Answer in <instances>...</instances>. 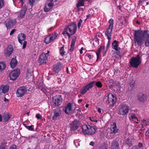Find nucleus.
Wrapping results in <instances>:
<instances>
[{
    "label": "nucleus",
    "mask_w": 149,
    "mask_h": 149,
    "mask_svg": "<svg viewBox=\"0 0 149 149\" xmlns=\"http://www.w3.org/2000/svg\"><path fill=\"white\" fill-rule=\"evenodd\" d=\"M9 149H17V146L15 145H12L10 147Z\"/></svg>",
    "instance_id": "nucleus-51"
},
{
    "label": "nucleus",
    "mask_w": 149,
    "mask_h": 149,
    "mask_svg": "<svg viewBox=\"0 0 149 149\" xmlns=\"http://www.w3.org/2000/svg\"><path fill=\"white\" fill-rule=\"evenodd\" d=\"M89 14L90 16H92L94 13V11L93 9H90L88 11Z\"/></svg>",
    "instance_id": "nucleus-46"
},
{
    "label": "nucleus",
    "mask_w": 149,
    "mask_h": 149,
    "mask_svg": "<svg viewBox=\"0 0 149 149\" xmlns=\"http://www.w3.org/2000/svg\"><path fill=\"white\" fill-rule=\"evenodd\" d=\"M107 97H108V101L109 107L111 108L113 106L116 102V97L114 94L111 93L107 95Z\"/></svg>",
    "instance_id": "nucleus-5"
},
{
    "label": "nucleus",
    "mask_w": 149,
    "mask_h": 149,
    "mask_svg": "<svg viewBox=\"0 0 149 149\" xmlns=\"http://www.w3.org/2000/svg\"><path fill=\"white\" fill-rule=\"evenodd\" d=\"M79 126L78 122L77 120L73 121L70 124V130L71 132L77 130Z\"/></svg>",
    "instance_id": "nucleus-16"
},
{
    "label": "nucleus",
    "mask_w": 149,
    "mask_h": 149,
    "mask_svg": "<svg viewBox=\"0 0 149 149\" xmlns=\"http://www.w3.org/2000/svg\"><path fill=\"white\" fill-rule=\"evenodd\" d=\"M84 48L83 47H82L80 49V54H82L83 53L82 51L83 49Z\"/></svg>",
    "instance_id": "nucleus-60"
},
{
    "label": "nucleus",
    "mask_w": 149,
    "mask_h": 149,
    "mask_svg": "<svg viewBox=\"0 0 149 149\" xmlns=\"http://www.w3.org/2000/svg\"><path fill=\"white\" fill-rule=\"evenodd\" d=\"M143 1H144L143 0H139L138 4V5H139V4L143 2Z\"/></svg>",
    "instance_id": "nucleus-59"
},
{
    "label": "nucleus",
    "mask_w": 149,
    "mask_h": 149,
    "mask_svg": "<svg viewBox=\"0 0 149 149\" xmlns=\"http://www.w3.org/2000/svg\"><path fill=\"white\" fill-rule=\"evenodd\" d=\"M146 135H148L149 136V129L146 131Z\"/></svg>",
    "instance_id": "nucleus-61"
},
{
    "label": "nucleus",
    "mask_w": 149,
    "mask_h": 149,
    "mask_svg": "<svg viewBox=\"0 0 149 149\" xmlns=\"http://www.w3.org/2000/svg\"><path fill=\"white\" fill-rule=\"evenodd\" d=\"M113 126L111 130L110 133L111 134H115L118 132V129H117L116 123H114L112 125Z\"/></svg>",
    "instance_id": "nucleus-26"
},
{
    "label": "nucleus",
    "mask_w": 149,
    "mask_h": 149,
    "mask_svg": "<svg viewBox=\"0 0 149 149\" xmlns=\"http://www.w3.org/2000/svg\"><path fill=\"white\" fill-rule=\"evenodd\" d=\"M116 85L118 86L119 87L120 86V84L119 82H118L116 83Z\"/></svg>",
    "instance_id": "nucleus-63"
},
{
    "label": "nucleus",
    "mask_w": 149,
    "mask_h": 149,
    "mask_svg": "<svg viewBox=\"0 0 149 149\" xmlns=\"http://www.w3.org/2000/svg\"><path fill=\"white\" fill-rule=\"evenodd\" d=\"M17 64V61L15 58H12L10 63L11 67L13 68H15Z\"/></svg>",
    "instance_id": "nucleus-30"
},
{
    "label": "nucleus",
    "mask_w": 149,
    "mask_h": 149,
    "mask_svg": "<svg viewBox=\"0 0 149 149\" xmlns=\"http://www.w3.org/2000/svg\"><path fill=\"white\" fill-rule=\"evenodd\" d=\"M11 115L8 113H5L3 114V120L6 123L10 119Z\"/></svg>",
    "instance_id": "nucleus-25"
},
{
    "label": "nucleus",
    "mask_w": 149,
    "mask_h": 149,
    "mask_svg": "<svg viewBox=\"0 0 149 149\" xmlns=\"http://www.w3.org/2000/svg\"><path fill=\"white\" fill-rule=\"evenodd\" d=\"M105 49L104 46H101L98 49L97 51L96 52V54L97 56V61L98 58L100 57V54L101 52L102 51H104Z\"/></svg>",
    "instance_id": "nucleus-29"
},
{
    "label": "nucleus",
    "mask_w": 149,
    "mask_h": 149,
    "mask_svg": "<svg viewBox=\"0 0 149 149\" xmlns=\"http://www.w3.org/2000/svg\"><path fill=\"white\" fill-rule=\"evenodd\" d=\"M54 5V0H51L47 1L45 4V6L44 8V11L45 12L50 11Z\"/></svg>",
    "instance_id": "nucleus-13"
},
{
    "label": "nucleus",
    "mask_w": 149,
    "mask_h": 149,
    "mask_svg": "<svg viewBox=\"0 0 149 149\" xmlns=\"http://www.w3.org/2000/svg\"><path fill=\"white\" fill-rule=\"evenodd\" d=\"M132 139H127L125 141L126 145H124L123 146V148L125 146H126V145H127L128 146L127 149H129L130 147L132 145Z\"/></svg>",
    "instance_id": "nucleus-27"
},
{
    "label": "nucleus",
    "mask_w": 149,
    "mask_h": 149,
    "mask_svg": "<svg viewBox=\"0 0 149 149\" xmlns=\"http://www.w3.org/2000/svg\"><path fill=\"white\" fill-rule=\"evenodd\" d=\"M111 148V149H119V144L117 141L114 140L113 141Z\"/></svg>",
    "instance_id": "nucleus-23"
},
{
    "label": "nucleus",
    "mask_w": 149,
    "mask_h": 149,
    "mask_svg": "<svg viewBox=\"0 0 149 149\" xmlns=\"http://www.w3.org/2000/svg\"><path fill=\"white\" fill-rule=\"evenodd\" d=\"M90 82L88 84L84 86L82 88H81L79 92L82 95L85 94L88 91L92 88L93 85L91 84Z\"/></svg>",
    "instance_id": "nucleus-12"
},
{
    "label": "nucleus",
    "mask_w": 149,
    "mask_h": 149,
    "mask_svg": "<svg viewBox=\"0 0 149 149\" xmlns=\"http://www.w3.org/2000/svg\"><path fill=\"white\" fill-rule=\"evenodd\" d=\"M36 136L35 135H32L31 136H29V137L28 138V139H31L32 138H36Z\"/></svg>",
    "instance_id": "nucleus-55"
},
{
    "label": "nucleus",
    "mask_w": 149,
    "mask_h": 149,
    "mask_svg": "<svg viewBox=\"0 0 149 149\" xmlns=\"http://www.w3.org/2000/svg\"><path fill=\"white\" fill-rule=\"evenodd\" d=\"M26 37L25 34L24 33H21L19 34L17 37L19 42L22 45V41L25 40Z\"/></svg>",
    "instance_id": "nucleus-20"
},
{
    "label": "nucleus",
    "mask_w": 149,
    "mask_h": 149,
    "mask_svg": "<svg viewBox=\"0 0 149 149\" xmlns=\"http://www.w3.org/2000/svg\"><path fill=\"white\" fill-rule=\"evenodd\" d=\"M58 35V34L57 33L54 32L49 35L52 42L54 40L57 38Z\"/></svg>",
    "instance_id": "nucleus-33"
},
{
    "label": "nucleus",
    "mask_w": 149,
    "mask_h": 149,
    "mask_svg": "<svg viewBox=\"0 0 149 149\" xmlns=\"http://www.w3.org/2000/svg\"><path fill=\"white\" fill-rule=\"evenodd\" d=\"M85 3H82L78 2L77 4V8H78L81 6H84Z\"/></svg>",
    "instance_id": "nucleus-44"
},
{
    "label": "nucleus",
    "mask_w": 149,
    "mask_h": 149,
    "mask_svg": "<svg viewBox=\"0 0 149 149\" xmlns=\"http://www.w3.org/2000/svg\"><path fill=\"white\" fill-rule=\"evenodd\" d=\"M134 40L135 44L138 46H141L143 44L144 39L146 38L145 41V45L146 47H149V30H146L144 31L141 29L134 30Z\"/></svg>",
    "instance_id": "nucleus-1"
},
{
    "label": "nucleus",
    "mask_w": 149,
    "mask_h": 149,
    "mask_svg": "<svg viewBox=\"0 0 149 149\" xmlns=\"http://www.w3.org/2000/svg\"><path fill=\"white\" fill-rule=\"evenodd\" d=\"M118 41L116 40H114L112 43V48L116 51H118Z\"/></svg>",
    "instance_id": "nucleus-31"
},
{
    "label": "nucleus",
    "mask_w": 149,
    "mask_h": 149,
    "mask_svg": "<svg viewBox=\"0 0 149 149\" xmlns=\"http://www.w3.org/2000/svg\"><path fill=\"white\" fill-rule=\"evenodd\" d=\"M111 40H108V42L106 45V49L105 51V53H106L107 52L108 49L109 48V46L110 45V41Z\"/></svg>",
    "instance_id": "nucleus-48"
},
{
    "label": "nucleus",
    "mask_w": 149,
    "mask_h": 149,
    "mask_svg": "<svg viewBox=\"0 0 149 149\" xmlns=\"http://www.w3.org/2000/svg\"><path fill=\"white\" fill-rule=\"evenodd\" d=\"M40 0H29V4L31 6H32L33 4L35 3H37Z\"/></svg>",
    "instance_id": "nucleus-43"
},
{
    "label": "nucleus",
    "mask_w": 149,
    "mask_h": 149,
    "mask_svg": "<svg viewBox=\"0 0 149 149\" xmlns=\"http://www.w3.org/2000/svg\"><path fill=\"white\" fill-rule=\"evenodd\" d=\"M47 54H45V53L43 52L40 55L38 59V63L40 65L45 63L47 60Z\"/></svg>",
    "instance_id": "nucleus-11"
},
{
    "label": "nucleus",
    "mask_w": 149,
    "mask_h": 149,
    "mask_svg": "<svg viewBox=\"0 0 149 149\" xmlns=\"http://www.w3.org/2000/svg\"><path fill=\"white\" fill-rule=\"evenodd\" d=\"M135 84V81L134 80H132L129 84V86L128 89L129 91H132L134 89Z\"/></svg>",
    "instance_id": "nucleus-32"
},
{
    "label": "nucleus",
    "mask_w": 149,
    "mask_h": 149,
    "mask_svg": "<svg viewBox=\"0 0 149 149\" xmlns=\"http://www.w3.org/2000/svg\"><path fill=\"white\" fill-rule=\"evenodd\" d=\"M26 44H27V42L26 41L24 40V42L23 45V46H22V48L23 49H24L25 48Z\"/></svg>",
    "instance_id": "nucleus-52"
},
{
    "label": "nucleus",
    "mask_w": 149,
    "mask_h": 149,
    "mask_svg": "<svg viewBox=\"0 0 149 149\" xmlns=\"http://www.w3.org/2000/svg\"><path fill=\"white\" fill-rule=\"evenodd\" d=\"M17 22L15 19H7L5 22V25L7 30L10 29L11 28H13Z\"/></svg>",
    "instance_id": "nucleus-6"
},
{
    "label": "nucleus",
    "mask_w": 149,
    "mask_h": 149,
    "mask_svg": "<svg viewBox=\"0 0 149 149\" xmlns=\"http://www.w3.org/2000/svg\"><path fill=\"white\" fill-rule=\"evenodd\" d=\"M129 111V107L125 104H121L119 109L118 114L122 116L127 115Z\"/></svg>",
    "instance_id": "nucleus-4"
},
{
    "label": "nucleus",
    "mask_w": 149,
    "mask_h": 149,
    "mask_svg": "<svg viewBox=\"0 0 149 149\" xmlns=\"http://www.w3.org/2000/svg\"><path fill=\"white\" fill-rule=\"evenodd\" d=\"M146 120H145L144 119H143L142 121V123H143V125H145H145H147L146 123Z\"/></svg>",
    "instance_id": "nucleus-57"
},
{
    "label": "nucleus",
    "mask_w": 149,
    "mask_h": 149,
    "mask_svg": "<svg viewBox=\"0 0 149 149\" xmlns=\"http://www.w3.org/2000/svg\"><path fill=\"white\" fill-rule=\"evenodd\" d=\"M85 57H88L89 59L90 60L93 57V56L90 54H87L86 55Z\"/></svg>",
    "instance_id": "nucleus-50"
},
{
    "label": "nucleus",
    "mask_w": 149,
    "mask_h": 149,
    "mask_svg": "<svg viewBox=\"0 0 149 149\" xmlns=\"http://www.w3.org/2000/svg\"><path fill=\"white\" fill-rule=\"evenodd\" d=\"M114 23V20L112 18H111L108 21L109 25L108 28L113 29Z\"/></svg>",
    "instance_id": "nucleus-34"
},
{
    "label": "nucleus",
    "mask_w": 149,
    "mask_h": 149,
    "mask_svg": "<svg viewBox=\"0 0 149 149\" xmlns=\"http://www.w3.org/2000/svg\"><path fill=\"white\" fill-rule=\"evenodd\" d=\"M52 102L55 106H60L62 102V98L60 95H56L53 98Z\"/></svg>",
    "instance_id": "nucleus-9"
},
{
    "label": "nucleus",
    "mask_w": 149,
    "mask_h": 149,
    "mask_svg": "<svg viewBox=\"0 0 149 149\" xmlns=\"http://www.w3.org/2000/svg\"><path fill=\"white\" fill-rule=\"evenodd\" d=\"M143 145L141 143H139L138 145L133 146L132 149H142Z\"/></svg>",
    "instance_id": "nucleus-38"
},
{
    "label": "nucleus",
    "mask_w": 149,
    "mask_h": 149,
    "mask_svg": "<svg viewBox=\"0 0 149 149\" xmlns=\"http://www.w3.org/2000/svg\"><path fill=\"white\" fill-rule=\"evenodd\" d=\"M42 117V116L39 114H37L36 115V117L38 119H40Z\"/></svg>",
    "instance_id": "nucleus-53"
},
{
    "label": "nucleus",
    "mask_w": 149,
    "mask_h": 149,
    "mask_svg": "<svg viewBox=\"0 0 149 149\" xmlns=\"http://www.w3.org/2000/svg\"><path fill=\"white\" fill-rule=\"evenodd\" d=\"M16 31V30L15 29L12 30L10 33V36L12 35Z\"/></svg>",
    "instance_id": "nucleus-54"
},
{
    "label": "nucleus",
    "mask_w": 149,
    "mask_h": 149,
    "mask_svg": "<svg viewBox=\"0 0 149 149\" xmlns=\"http://www.w3.org/2000/svg\"><path fill=\"white\" fill-rule=\"evenodd\" d=\"M130 119L131 120H132L136 123H139V120L137 117L135 116V114H132L131 116V118Z\"/></svg>",
    "instance_id": "nucleus-35"
},
{
    "label": "nucleus",
    "mask_w": 149,
    "mask_h": 149,
    "mask_svg": "<svg viewBox=\"0 0 149 149\" xmlns=\"http://www.w3.org/2000/svg\"><path fill=\"white\" fill-rule=\"evenodd\" d=\"M27 92V88L26 86H22L18 88L17 91L16 95L17 97L23 96Z\"/></svg>",
    "instance_id": "nucleus-8"
},
{
    "label": "nucleus",
    "mask_w": 149,
    "mask_h": 149,
    "mask_svg": "<svg viewBox=\"0 0 149 149\" xmlns=\"http://www.w3.org/2000/svg\"><path fill=\"white\" fill-rule=\"evenodd\" d=\"M72 104L71 103H68L65 107L63 111L64 112L68 114H71L72 112Z\"/></svg>",
    "instance_id": "nucleus-14"
},
{
    "label": "nucleus",
    "mask_w": 149,
    "mask_h": 149,
    "mask_svg": "<svg viewBox=\"0 0 149 149\" xmlns=\"http://www.w3.org/2000/svg\"><path fill=\"white\" fill-rule=\"evenodd\" d=\"M90 83L93 85L92 88L95 85H96L97 88H101L102 86V83L99 81L96 82L95 81H93L90 82Z\"/></svg>",
    "instance_id": "nucleus-24"
},
{
    "label": "nucleus",
    "mask_w": 149,
    "mask_h": 149,
    "mask_svg": "<svg viewBox=\"0 0 149 149\" xmlns=\"http://www.w3.org/2000/svg\"><path fill=\"white\" fill-rule=\"evenodd\" d=\"M82 20L81 19H79V22H78V24H77L78 27L79 28V29L80 28L81 25V23H82Z\"/></svg>",
    "instance_id": "nucleus-49"
},
{
    "label": "nucleus",
    "mask_w": 149,
    "mask_h": 149,
    "mask_svg": "<svg viewBox=\"0 0 149 149\" xmlns=\"http://www.w3.org/2000/svg\"><path fill=\"white\" fill-rule=\"evenodd\" d=\"M142 56L141 54L140 55L139 54L136 56L131 58L129 61L130 66L132 67L137 68L141 63Z\"/></svg>",
    "instance_id": "nucleus-3"
},
{
    "label": "nucleus",
    "mask_w": 149,
    "mask_h": 149,
    "mask_svg": "<svg viewBox=\"0 0 149 149\" xmlns=\"http://www.w3.org/2000/svg\"><path fill=\"white\" fill-rule=\"evenodd\" d=\"M94 144V143L93 141H91L90 143V145L92 146H93Z\"/></svg>",
    "instance_id": "nucleus-62"
},
{
    "label": "nucleus",
    "mask_w": 149,
    "mask_h": 149,
    "mask_svg": "<svg viewBox=\"0 0 149 149\" xmlns=\"http://www.w3.org/2000/svg\"><path fill=\"white\" fill-rule=\"evenodd\" d=\"M64 45H63V46L61 47L59 49L60 53L61 55L63 56L65 55V52L64 51Z\"/></svg>",
    "instance_id": "nucleus-39"
},
{
    "label": "nucleus",
    "mask_w": 149,
    "mask_h": 149,
    "mask_svg": "<svg viewBox=\"0 0 149 149\" xmlns=\"http://www.w3.org/2000/svg\"><path fill=\"white\" fill-rule=\"evenodd\" d=\"M13 50V48L11 45H8L7 48V50L6 52L7 55L8 56H10L12 53Z\"/></svg>",
    "instance_id": "nucleus-28"
},
{
    "label": "nucleus",
    "mask_w": 149,
    "mask_h": 149,
    "mask_svg": "<svg viewBox=\"0 0 149 149\" xmlns=\"http://www.w3.org/2000/svg\"><path fill=\"white\" fill-rule=\"evenodd\" d=\"M77 38L75 36L72 37V39L71 42L70 47L69 50L70 52L73 51L75 48L74 45L76 43Z\"/></svg>",
    "instance_id": "nucleus-21"
},
{
    "label": "nucleus",
    "mask_w": 149,
    "mask_h": 149,
    "mask_svg": "<svg viewBox=\"0 0 149 149\" xmlns=\"http://www.w3.org/2000/svg\"><path fill=\"white\" fill-rule=\"evenodd\" d=\"M6 67V64L3 62H0V71H2Z\"/></svg>",
    "instance_id": "nucleus-41"
},
{
    "label": "nucleus",
    "mask_w": 149,
    "mask_h": 149,
    "mask_svg": "<svg viewBox=\"0 0 149 149\" xmlns=\"http://www.w3.org/2000/svg\"><path fill=\"white\" fill-rule=\"evenodd\" d=\"M117 51L116 54L118 56H120V55H121V54H120V51L118 49V51Z\"/></svg>",
    "instance_id": "nucleus-58"
},
{
    "label": "nucleus",
    "mask_w": 149,
    "mask_h": 149,
    "mask_svg": "<svg viewBox=\"0 0 149 149\" xmlns=\"http://www.w3.org/2000/svg\"><path fill=\"white\" fill-rule=\"evenodd\" d=\"M97 128L96 126H90L86 132V134L88 135H92L94 134L97 130Z\"/></svg>",
    "instance_id": "nucleus-19"
},
{
    "label": "nucleus",
    "mask_w": 149,
    "mask_h": 149,
    "mask_svg": "<svg viewBox=\"0 0 149 149\" xmlns=\"http://www.w3.org/2000/svg\"><path fill=\"white\" fill-rule=\"evenodd\" d=\"M62 67V63L58 62L55 64L53 67V70L55 73H58L61 70Z\"/></svg>",
    "instance_id": "nucleus-18"
},
{
    "label": "nucleus",
    "mask_w": 149,
    "mask_h": 149,
    "mask_svg": "<svg viewBox=\"0 0 149 149\" xmlns=\"http://www.w3.org/2000/svg\"><path fill=\"white\" fill-rule=\"evenodd\" d=\"M77 28V25L75 22H70L64 29L62 34L65 36L67 35L69 38L76 33Z\"/></svg>",
    "instance_id": "nucleus-2"
},
{
    "label": "nucleus",
    "mask_w": 149,
    "mask_h": 149,
    "mask_svg": "<svg viewBox=\"0 0 149 149\" xmlns=\"http://www.w3.org/2000/svg\"><path fill=\"white\" fill-rule=\"evenodd\" d=\"M113 29L107 28L105 31H103V33H104L105 36L107 37L108 40H111V36L113 34Z\"/></svg>",
    "instance_id": "nucleus-15"
},
{
    "label": "nucleus",
    "mask_w": 149,
    "mask_h": 149,
    "mask_svg": "<svg viewBox=\"0 0 149 149\" xmlns=\"http://www.w3.org/2000/svg\"><path fill=\"white\" fill-rule=\"evenodd\" d=\"M4 3V0H0V9L3 6Z\"/></svg>",
    "instance_id": "nucleus-47"
},
{
    "label": "nucleus",
    "mask_w": 149,
    "mask_h": 149,
    "mask_svg": "<svg viewBox=\"0 0 149 149\" xmlns=\"http://www.w3.org/2000/svg\"><path fill=\"white\" fill-rule=\"evenodd\" d=\"M26 8L24 7L22 9L20 10L17 13V18L18 19H21L23 18L26 14Z\"/></svg>",
    "instance_id": "nucleus-17"
},
{
    "label": "nucleus",
    "mask_w": 149,
    "mask_h": 149,
    "mask_svg": "<svg viewBox=\"0 0 149 149\" xmlns=\"http://www.w3.org/2000/svg\"><path fill=\"white\" fill-rule=\"evenodd\" d=\"M66 72H67V73H68V74H70V73L69 72V70H68V67H67V68H66Z\"/></svg>",
    "instance_id": "nucleus-64"
},
{
    "label": "nucleus",
    "mask_w": 149,
    "mask_h": 149,
    "mask_svg": "<svg viewBox=\"0 0 149 149\" xmlns=\"http://www.w3.org/2000/svg\"><path fill=\"white\" fill-rule=\"evenodd\" d=\"M137 97L141 102H144L146 100V95L140 93L137 95Z\"/></svg>",
    "instance_id": "nucleus-22"
},
{
    "label": "nucleus",
    "mask_w": 149,
    "mask_h": 149,
    "mask_svg": "<svg viewBox=\"0 0 149 149\" xmlns=\"http://www.w3.org/2000/svg\"><path fill=\"white\" fill-rule=\"evenodd\" d=\"M32 76L31 73L28 72H27L26 75V79H27L30 78Z\"/></svg>",
    "instance_id": "nucleus-45"
},
{
    "label": "nucleus",
    "mask_w": 149,
    "mask_h": 149,
    "mask_svg": "<svg viewBox=\"0 0 149 149\" xmlns=\"http://www.w3.org/2000/svg\"><path fill=\"white\" fill-rule=\"evenodd\" d=\"M7 143V142L6 140H3L2 141L0 146V149H6Z\"/></svg>",
    "instance_id": "nucleus-37"
},
{
    "label": "nucleus",
    "mask_w": 149,
    "mask_h": 149,
    "mask_svg": "<svg viewBox=\"0 0 149 149\" xmlns=\"http://www.w3.org/2000/svg\"><path fill=\"white\" fill-rule=\"evenodd\" d=\"M25 127L27 129H28L29 130L33 131H34V125H31V126H27L25 124H24Z\"/></svg>",
    "instance_id": "nucleus-42"
},
{
    "label": "nucleus",
    "mask_w": 149,
    "mask_h": 149,
    "mask_svg": "<svg viewBox=\"0 0 149 149\" xmlns=\"http://www.w3.org/2000/svg\"><path fill=\"white\" fill-rule=\"evenodd\" d=\"M89 127V125H83L81 129H82V131L83 133H85V134H86V132H87V130H88Z\"/></svg>",
    "instance_id": "nucleus-36"
},
{
    "label": "nucleus",
    "mask_w": 149,
    "mask_h": 149,
    "mask_svg": "<svg viewBox=\"0 0 149 149\" xmlns=\"http://www.w3.org/2000/svg\"><path fill=\"white\" fill-rule=\"evenodd\" d=\"M77 10L78 12H79L81 10H84L83 8H80L79 7H78V8H77Z\"/></svg>",
    "instance_id": "nucleus-56"
},
{
    "label": "nucleus",
    "mask_w": 149,
    "mask_h": 149,
    "mask_svg": "<svg viewBox=\"0 0 149 149\" xmlns=\"http://www.w3.org/2000/svg\"><path fill=\"white\" fill-rule=\"evenodd\" d=\"M20 73V70L19 69L13 70L9 74L10 79L13 81L15 80L18 77Z\"/></svg>",
    "instance_id": "nucleus-7"
},
{
    "label": "nucleus",
    "mask_w": 149,
    "mask_h": 149,
    "mask_svg": "<svg viewBox=\"0 0 149 149\" xmlns=\"http://www.w3.org/2000/svg\"><path fill=\"white\" fill-rule=\"evenodd\" d=\"M44 42L46 44H48L49 43L52 42L49 35L45 37Z\"/></svg>",
    "instance_id": "nucleus-40"
},
{
    "label": "nucleus",
    "mask_w": 149,
    "mask_h": 149,
    "mask_svg": "<svg viewBox=\"0 0 149 149\" xmlns=\"http://www.w3.org/2000/svg\"><path fill=\"white\" fill-rule=\"evenodd\" d=\"M61 114V110L60 108H56L53 110V115L52 119L54 120H56L59 118Z\"/></svg>",
    "instance_id": "nucleus-10"
}]
</instances>
